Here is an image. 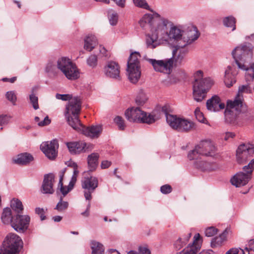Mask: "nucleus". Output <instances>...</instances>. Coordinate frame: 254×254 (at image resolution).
Segmentation results:
<instances>
[{"label":"nucleus","mask_w":254,"mask_h":254,"mask_svg":"<svg viewBox=\"0 0 254 254\" xmlns=\"http://www.w3.org/2000/svg\"><path fill=\"white\" fill-rule=\"evenodd\" d=\"M81 102L77 96H74L66 106L65 117L70 126L73 129L80 127V122L78 115L80 112Z\"/></svg>","instance_id":"39448f33"},{"label":"nucleus","mask_w":254,"mask_h":254,"mask_svg":"<svg viewBox=\"0 0 254 254\" xmlns=\"http://www.w3.org/2000/svg\"><path fill=\"white\" fill-rule=\"evenodd\" d=\"M35 212L36 214L40 215L41 220H44L45 218V210L42 208L37 207L35 208Z\"/></svg>","instance_id":"13d9d810"},{"label":"nucleus","mask_w":254,"mask_h":254,"mask_svg":"<svg viewBox=\"0 0 254 254\" xmlns=\"http://www.w3.org/2000/svg\"><path fill=\"white\" fill-rule=\"evenodd\" d=\"M80 127L74 129L77 131H81L85 135L91 138H98L101 134L103 127L101 125L92 126L86 127L80 123Z\"/></svg>","instance_id":"412c9836"},{"label":"nucleus","mask_w":254,"mask_h":254,"mask_svg":"<svg viewBox=\"0 0 254 254\" xmlns=\"http://www.w3.org/2000/svg\"><path fill=\"white\" fill-rule=\"evenodd\" d=\"M145 59L152 65L155 71L168 74L172 71L173 60L171 58L162 60L147 58H145Z\"/></svg>","instance_id":"9b49d317"},{"label":"nucleus","mask_w":254,"mask_h":254,"mask_svg":"<svg viewBox=\"0 0 254 254\" xmlns=\"http://www.w3.org/2000/svg\"><path fill=\"white\" fill-rule=\"evenodd\" d=\"M203 73L201 70H198L194 74L193 96L194 100L198 102L204 99L206 93L214 84L211 77L203 78Z\"/></svg>","instance_id":"20e7f679"},{"label":"nucleus","mask_w":254,"mask_h":254,"mask_svg":"<svg viewBox=\"0 0 254 254\" xmlns=\"http://www.w3.org/2000/svg\"><path fill=\"white\" fill-rule=\"evenodd\" d=\"M54 175L53 174H49L45 175L42 186V191L44 193L52 194L54 192L53 189V182Z\"/></svg>","instance_id":"b1692460"},{"label":"nucleus","mask_w":254,"mask_h":254,"mask_svg":"<svg viewBox=\"0 0 254 254\" xmlns=\"http://www.w3.org/2000/svg\"><path fill=\"white\" fill-rule=\"evenodd\" d=\"M11 118L12 117L8 114L0 115V126L7 125Z\"/></svg>","instance_id":"49530a36"},{"label":"nucleus","mask_w":254,"mask_h":254,"mask_svg":"<svg viewBox=\"0 0 254 254\" xmlns=\"http://www.w3.org/2000/svg\"><path fill=\"white\" fill-rule=\"evenodd\" d=\"M254 47L251 44L240 45L236 47L232 52V55L238 68L246 70L247 81L254 78V68L250 62L253 56Z\"/></svg>","instance_id":"f03ea898"},{"label":"nucleus","mask_w":254,"mask_h":254,"mask_svg":"<svg viewBox=\"0 0 254 254\" xmlns=\"http://www.w3.org/2000/svg\"><path fill=\"white\" fill-rule=\"evenodd\" d=\"M140 56L138 52L132 53L127 61V66H140L139 59Z\"/></svg>","instance_id":"2f4dec72"},{"label":"nucleus","mask_w":254,"mask_h":254,"mask_svg":"<svg viewBox=\"0 0 254 254\" xmlns=\"http://www.w3.org/2000/svg\"><path fill=\"white\" fill-rule=\"evenodd\" d=\"M170 23L158 14H145L139 21L141 27L146 28L148 26L149 29V33L145 38L147 47L153 49L161 45H170L174 48L173 55L176 63L181 64L188 52L185 48L184 32L174 25L169 30Z\"/></svg>","instance_id":"f257e3e1"},{"label":"nucleus","mask_w":254,"mask_h":254,"mask_svg":"<svg viewBox=\"0 0 254 254\" xmlns=\"http://www.w3.org/2000/svg\"><path fill=\"white\" fill-rule=\"evenodd\" d=\"M239 252V251L238 249L234 248H232L228 251L226 254H238Z\"/></svg>","instance_id":"e2e57ef3"},{"label":"nucleus","mask_w":254,"mask_h":254,"mask_svg":"<svg viewBox=\"0 0 254 254\" xmlns=\"http://www.w3.org/2000/svg\"><path fill=\"white\" fill-rule=\"evenodd\" d=\"M58 148L59 143L56 139L44 142L40 145V148L42 152L50 160H54L56 158L58 155Z\"/></svg>","instance_id":"dca6fc26"},{"label":"nucleus","mask_w":254,"mask_h":254,"mask_svg":"<svg viewBox=\"0 0 254 254\" xmlns=\"http://www.w3.org/2000/svg\"><path fill=\"white\" fill-rule=\"evenodd\" d=\"M134 5L143 9H149V6L145 0H133Z\"/></svg>","instance_id":"c03bdc74"},{"label":"nucleus","mask_w":254,"mask_h":254,"mask_svg":"<svg viewBox=\"0 0 254 254\" xmlns=\"http://www.w3.org/2000/svg\"><path fill=\"white\" fill-rule=\"evenodd\" d=\"M99 52L100 56L106 59H108L110 57V53L107 51L104 47L100 45L99 46Z\"/></svg>","instance_id":"3c124183"},{"label":"nucleus","mask_w":254,"mask_h":254,"mask_svg":"<svg viewBox=\"0 0 254 254\" xmlns=\"http://www.w3.org/2000/svg\"><path fill=\"white\" fill-rule=\"evenodd\" d=\"M245 173L239 172L236 174L231 179L232 184L236 187H241L246 185L251 179L253 170L247 165L243 167Z\"/></svg>","instance_id":"4468645a"},{"label":"nucleus","mask_w":254,"mask_h":254,"mask_svg":"<svg viewBox=\"0 0 254 254\" xmlns=\"http://www.w3.org/2000/svg\"><path fill=\"white\" fill-rule=\"evenodd\" d=\"M191 235L190 232H187L182 235L175 241L174 244L175 248L177 250H181L189 242Z\"/></svg>","instance_id":"bb28decb"},{"label":"nucleus","mask_w":254,"mask_h":254,"mask_svg":"<svg viewBox=\"0 0 254 254\" xmlns=\"http://www.w3.org/2000/svg\"><path fill=\"white\" fill-rule=\"evenodd\" d=\"M6 98L13 105L15 104L17 100L16 95L14 91H7L5 94Z\"/></svg>","instance_id":"37998d69"},{"label":"nucleus","mask_w":254,"mask_h":254,"mask_svg":"<svg viewBox=\"0 0 254 254\" xmlns=\"http://www.w3.org/2000/svg\"><path fill=\"white\" fill-rule=\"evenodd\" d=\"M115 124L118 126L119 130H123L126 128V125L125 121L123 118L121 116H116L114 119Z\"/></svg>","instance_id":"58836bf2"},{"label":"nucleus","mask_w":254,"mask_h":254,"mask_svg":"<svg viewBox=\"0 0 254 254\" xmlns=\"http://www.w3.org/2000/svg\"><path fill=\"white\" fill-rule=\"evenodd\" d=\"M199 254H213V252L212 251H203Z\"/></svg>","instance_id":"774afa93"},{"label":"nucleus","mask_w":254,"mask_h":254,"mask_svg":"<svg viewBox=\"0 0 254 254\" xmlns=\"http://www.w3.org/2000/svg\"><path fill=\"white\" fill-rule=\"evenodd\" d=\"M254 154V146L250 143L242 144L236 151V160L238 163L242 164L249 159Z\"/></svg>","instance_id":"f8f14e48"},{"label":"nucleus","mask_w":254,"mask_h":254,"mask_svg":"<svg viewBox=\"0 0 254 254\" xmlns=\"http://www.w3.org/2000/svg\"><path fill=\"white\" fill-rule=\"evenodd\" d=\"M229 231L227 230H225L224 232L221 234L219 237L221 238V240H222L223 242L226 240L227 236L228 234Z\"/></svg>","instance_id":"680f3d73"},{"label":"nucleus","mask_w":254,"mask_h":254,"mask_svg":"<svg viewBox=\"0 0 254 254\" xmlns=\"http://www.w3.org/2000/svg\"><path fill=\"white\" fill-rule=\"evenodd\" d=\"M66 144L69 152L72 154L89 152L93 148L92 144L83 141L69 142H67Z\"/></svg>","instance_id":"f3484780"},{"label":"nucleus","mask_w":254,"mask_h":254,"mask_svg":"<svg viewBox=\"0 0 254 254\" xmlns=\"http://www.w3.org/2000/svg\"><path fill=\"white\" fill-rule=\"evenodd\" d=\"M33 160V156L28 153H21L13 159V162L19 165H27Z\"/></svg>","instance_id":"cd10ccee"},{"label":"nucleus","mask_w":254,"mask_h":254,"mask_svg":"<svg viewBox=\"0 0 254 254\" xmlns=\"http://www.w3.org/2000/svg\"><path fill=\"white\" fill-rule=\"evenodd\" d=\"M160 190L164 194L169 193L171 192L172 188L169 185H165L161 187Z\"/></svg>","instance_id":"6e6d98bb"},{"label":"nucleus","mask_w":254,"mask_h":254,"mask_svg":"<svg viewBox=\"0 0 254 254\" xmlns=\"http://www.w3.org/2000/svg\"><path fill=\"white\" fill-rule=\"evenodd\" d=\"M111 162L108 160L102 161L101 164V167L103 169H107L111 165Z\"/></svg>","instance_id":"bf43d9fd"},{"label":"nucleus","mask_w":254,"mask_h":254,"mask_svg":"<svg viewBox=\"0 0 254 254\" xmlns=\"http://www.w3.org/2000/svg\"><path fill=\"white\" fill-rule=\"evenodd\" d=\"M56 97L57 99L62 100L63 101H69L71 98H73L70 94H57Z\"/></svg>","instance_id":"864d4df0"},{"label":"nucleus","mask_w":254,"mask_h":254,"mask_svg":"<svg viewBox=\"0 0 254 254\" xmlns=\"http://www.w3.org/2000/svg\"><path fill=\"white\" fill-rule=\"evenodd\" d=\"M196 149L199 151L201 155L212 156L216 152V147L214 143L209 140H204L200 141L196 145Z\"/></svg>","instance_id":"aec40b11"},{"label":"nucleus","mask_w":254,"mask_h":254,"mask_svg":"<svg viewBox=\"0 0 254 254\" xmlns=\"http://www.w3.org/2000/svg\"><path fill=\"white\" fill-rule=\"evenodd\" d=\"M98 180L97 178L93 176L84 177L81 181V186L84 190V195L85 199L90 200L92 198L91 193L97 188Z\"/></svg>","instance_id":"ddd939ff"},{"label":"nucleus","mask_w":254,"mask_h":254,"mask_svg":"<svg viewBox=\"0 0 254 254\" xmlns=\"http://www.w3.org/2000/svg\"><path fill=\"white\" fill-rule=\"evenodd\" d=\"M56 68V65L52 63L49 62L46 67V71L47 72H53Z\"/></svg>","instance_id":"4d7b16f0"},{"label":"nucleus","mask_w":254,"mask_h":254,"mask_svg":"<svg viewBox=\"0 0 254 254\" xmlns=\"http://www.w3.org/2000/svg\"><path fill=\"white\" fill-rule=\"evenodd\" d=\"M57 67L70 80H74L79 76V72L75 64L66 57H62L57 61Z\"/></svg>","instance_id":"1a4fd4ad"},{"label":"nucleus","mask_w":254,"mask_h":254,"mask_svg":"<svg viewBox=\"0 0 254 254\" xmlns=\"http://www.w3.org/2000/svg\"><path fill=\"white\" fill-rule=\"evenodd\" d=\"M13 218L11 210L9 208H4L1 216L2 222L5 225L10 224L12 226Z\"/></svg>","instance_id":"7c9ffc66"},{"label":"nucleus","mask_w":254,"mask_h":254,"mask_svg":"<svg viewBox=\"0 0 254 254\" xmlns=\"http://www.w3.org/2000/svg\"><path fill=\"white\" fill-rule=\"evenodd\" d=\"M127 254H150V251L145 247H140L139 248L138 252L134 251H130L127 253Z\"/></svg>","instance_id":"09e8293b"},{"label":"nucleus","mask_w":254,"mask_h":254,"mask_svg":"<svg viewBox=\"0 0 254 254\" xmlns=\"http://www.w3.org/2000/svg\"><path fill=\"white\" fill-rule=\"evenodd\" d=\"M166 122L171 128L179 132H188L195 128V124L192 121L176 115H167Z\"/></svg>","instance_id":"0eeeda50"},{"label":"nucleus","mask_w":254,"mask_h":254,"mask_svg":"<svg viewBox=\"0 0 254 254\" xmlns=\"http://www.w3.org/2000/svg\"><path fill=\"white\" fill-rule=\"evenodd\" d=\"M98 45V40L94 35H89L84 40V48L90 52Z\"/></svg>","instance_id":"c756f323"},{"label":"nucleus","mask_w":254,"mask_h":254,"mask_svg":"<svg viewBox=\"0 0 254 254\" xmlns=\"http://www.w3.org/2000/svg\"><path fill=\"white\" fill-rule=\"evenodd\" d=\"M202 240L199 233L194 235L193 242L190 243L183 250L175 254H196L200 250Z\"/></svg>","instance_id":"a211bd4d"},{"label":"nucleus","mask_w":254,"mask_h":254,"mask_svg":"<svg viewBox=\"0 0 254 254\" xmlns=\"http://www.w3.org/2000/svg\"><path fill=\"white\" fill-rule=\"evenodd\" d=\"M60 192L62 193L61 191ZM62 195L60 197V200L57 203V205L55 209L58 210L59 212H62L65 211L68 206V203L67 201H64L63 197L65 196H64L63 193H62Z\"/></svg>","instance_id":"473e14b6"},{"label":"nucleus","mask_w":254,"mask_h":254,"mask_svg":"<svg viewBox=\"0 0 254 254\" xmlns=\"http://www.w3.org/2000/svg\"><path fill=\"white\" fill-rule=\"evenodd\" d=\"M87 64L92 67H95L97 64V57L96 55H92L87 59Z\"/></svg>","instance_id":"a18cd8bd"},{"label":"nucleus","mask_w":254,"mask_h":254,"mask_svg":"<svg viewBox=\"0 0 254 254\" xmlns=\"http://www.w3.org/2000/svg\"><path fill=\"white\" fill-rule=\"evenodd\" d=\"M127 71L129 81L132 83H137L141 76L140 66H127Z\"/></svg>","instance_id":"a878e982"},{"label":"nucleus","mask_w":254,"mask_h":254,"mask_svg":"<svg viewBox=\"0 0 254 254\" xmlns=\"http://www.w3.org/2000/svg\"><path fill=\"white\" fill-rule=\"evenodd\" d=\"M245 79H246V76ZM253 79L251 81H247V79H246L247 84L241 85L239 87L238 93L235 99L233 101L231 100L227 101V107L225 111V115L226 117L228 116L231 114V112H233L234 111L238 113H245L247 111V106L244 103L243 94H248L252 92L250 84Z\"/></svg>","instance_id":"7ed1b4c3"},{"label":"nucleus","mask_w":254,"mask_h":254,"mask_svg":"<svg viewBox=\"0 0 254 254\" xmlns=\"http://www.w3.org/2000/svg\"><path fill=\"white\" fill-rule=\"evenodd\" d=\"M221 238H220L219 236L216 237L214 238H213L212 240L211 243V247L214 248L221 246L224 242L222 240H221Z\"/></svg>","instance_id":"603ef678"},{"label":"nucleus","mask_w":254,"mask_h":254,"mask_svg":"<svg viewBox=\"0 0 254 254\" xmlns=\"http://www.w3.org/2000/svg\"><path fill=\"white\" fill-rule=\"evenodd\" d=\"M235 19L232 16H228L224 18V25L227 27H232V31L236 29Z\"/></svg>","instance_id":"4c0bfd02"},{"label":"nucleus","mask_w":254,"mask_h":254,"mask_svg":"<svg viewBox=\"0 0 254 254\" xmlns=\"http://www.w3.org/2000/svg\"><path fill=\"white\" fill-rule=\"evenodd\" d=\"M237 73L234 65L231 64L227 66L224 77V82L227 87L230 88L236 83V76Z\"/></svg>","instance_id":"4be33fe9"},{"label":"nucleus","mask_w":254,"mask_h":254,"mask_svg":"<svg viewBox=\"0 0 254 254\" xmlns=\"http://www.w3.org/2000/svg\"><path fill=\"white\" fill-rule=\"evenodd\" d=\"M42 119L43 120L38 123L39 126L43 127L50 124L51 120L49 119L48 116H47L44 118H42Z\"/></svg>","instance_id":"5fc2aeb1"},{"label":"nucleus","mask_w":254,"mask_h":254,"mask_svg":"<svg viewBox=\"0 0 254 254\" xmlns=\"http://www.w3.org/2000/svg\"><path fill=\"white\" fill-rule=\"evenodd\" d=\"M67 165L68 167H71L73 169V175L67 187H64L63 183V178L66 169H63L59 173V182L58 188L60 189V190L62 192L64 196H65L73 189L77 181V177L79 173V171L77 169L78 166L76 163L74 162L70 161L69 162Z\"/></svg>","instance_id":"9d476101"},{"label":"nucleus","mask_w":254,"mask_h":254,"mask_svg":"<svg viewBox=\"0 0 254 254\" xmlns=\"http://www.w3.org/2000/svg\"><path fill=\"white\" fill-rule=\"evenodd\" d=\"M194 114L196 119L201 123H205V119L203 117V114L200 112L199 108H196L194 111Z\"/></svg>","instance_id":"8fccbe9b"},{"label":"nucleus","mask_w":254,"mask_h":254,"mask_svg":"<svg viewBox=\"0 0 254 254\" xmlns=\"http://www.w3.org/2000/svg\"><path fill=\"white\" fill-rule=\"evenodd\" d=\"M206 107L207 110L211 112H218L224 109L225 105L224 103L221 102L219 96L214 95L207 101Z\"/></svg>","instance_id":"5701e85b"},{"label":"nucleus","mask_w":254,"mask_h":254,"mask_svg":"<svg viewBox=\"0 0 254 254\" xmlns=\"http://www.w3.org/2000/svg\"><path fill=\"white\" fill-rule=\"evenodd\" d=\"M92 254H103L104 249L103 246L97 242H92L91 243Z\"/></svg>","instance_id":"72a5a7b5"},{"label":"nucleus","mask_w":254,"mask_h":254,"mask_svg":"<svg viewBox=\"0 0 254 254\" xmlns=\"http://www.w3.org/2000/svg\"><path fill=\"white\" fill-rule=\"evenodd\" d=\"M11 206L12 209L18 213L22 212L23 210L22 203L18 199H13L11 201Z\"/></svg>","instance_id":"c9c22d12"},{"label":"nucleus","mask_w":254,"mask_h":254,"mask_svg":"<svg viewBox=\"0 0 254 254\" xmlns=\"http://www.w3.org/2000/svg\"><path fill=\"white\" fill-rule=\"evenodd\" d=\"M103 71L107 77L116 79L120 78V66L115 62H108L104 67Z\"/></svg>","instance_id":"6ab92c4d"},{"label":"nucleus","mask_w":254,"mask_h":254,"mask_svg":"<svg viewBox=\"0 0 254 254\" xmlns=\"http://www.w3.org/2000/svg\"><path fill=\"white\" fill-rule=\"evenodd\" d=\"M148 100V97L142 91H140L135 99V103L138 106H143Z\"/></svg>","instance_id":"f704fd0d"},{"label":"nucleus","mask_w":254,"mask_h":254,"mask_svg":"<svg viewBox=\"0 0 254 254\" xmlns=\"http://www.w3.org/2000/svg\"><path fill=\"white\" fill-rule=\"evenodd\" d=\"M218 232V230L214 227H209L205 230V234L206 237H212Z\"/></svg>","instance_id":"de8ad7c7"},{"label":"nucleus","mask_w":254,"mask_h":254,"mask_svg":"<svg viewBox=\"0 0 254 254\" xmlns=\"http://www.w3.org/2000/svg\"><path fill=\"white\" fill-rule=\"evenodd\" d=\"M23 247L21 238L15 233L8 234L2 242L0 254H18Z\"/></svg>","instance_id":"423d86ee"},{"label":"nucleus","mask_w":254,"mask_h":254,"mask_svg":"<svg viewBox=\"0 0 254 254\" xmlns=\"http://www.w3.org/2000/svg\"><path fill=\"white\" fill-rule=\"evenodd\" d=\"M16 77H13L11 78H2V80L4 82L8 81L11 83H13L16 80Z\"/></svg>","instance_id":"0e129e2a"},{"label":"nucleus","mask_w":254,"mask_h":254,"mask_svg":"<svg viewBox=\"0 0 254 254\" xmlns=\"http://www.w3.org/2000/svg\"><path fill=\"white\" fill-rule=\"evenodd\" d=\"M29 99L33 108L35 110L38 109L39 108L38 104V98L34 94L33 91H32V92L30 94Z\"/></svg>","instance_id":"79ce46f5"},{"label":"nucleus","mask_w":254,"mask_h":254,"mask_svg":"<svg viewBox=\"0 0 254 254\" xmlns=\"http://www.w3.org/2000/svg\"><path fill=\"white\" fill-rule=\"evenodd\" d=\"M99 155L97 153H92L89 155L87 158L88 167L90 171L96 170L98 165Z\"/></svg>","instance_id":"c85d7f7f"},{"label":"nucleus","mask_w":254,"mask_h":254,"mask_svg":"<svg viewBox=\"0 0 254 254\" xmlns=\"http://www.w3.org/2000/svg\"><path fill=\"white\" fill-rule=\"evenodd\" d=\"M199 33L196 27H190L185 33H184V38L185 39V48L191 44L195 40H197L199 36Z\"/></svg>","instance_id":"393cba45"},{"label":"nucleus","mask_w":254,"mask_h":254,"mask_svg":"<svg viewBox=\"0 0 254 254\" xmlns=\"http://www.w3.org/2000/svg\"><path fill=\"white\" fill-rule=\"evenodd\" d=\"M53 219L55 222H60L62 219V217L61 216H55L53 217Z\"/></svg>","instance_id":"338daca9"},{"label":"nucleus","mask_w":254,"mask_h":254,"mask_svg":"<svg viewBox=\"0 0 254 254\" xmlns=\"http://www.w3.org/2000/svg\"><path fill=\"white\" fill-rule=\"evenodd\" d=\"M119 6L124 7L125 6L126 0H112Z\"/></svg>","instance_id":"052dcab7"},{"label":"nucleus","mask_w":254,"mask_h":254,"mask_svg":"<svg viewBox=\"0 0 254 254\" xmlns=\"http://www.w3.org/2000/svg\"><path fill=\"white\" fill-rule=\"evenodd\" d=\"M90 205V203H89L86 210L84 212H83L81 213V214L83 216H85V217H87L89 216Z\"/></svg>","instance_id":"69168bd1"},{"label":"nucleus","mask_w":254,"mask_h":254,"mask_svg":"<svg viewBox=\"0 0 254 254\" xmlns=\"http://www.w3.org/2000/svg\"><path fill=\"white\" fill-rule=\"evenodd\" d=\"M30 222L29 215L17 214L14 216L11 227L18 233H24L28 230Z\"/></svg>","instance_id":"2eb2a0df"},{"label":"nucleus","mask_w":254,"mask_h":254,"mask_svg":"<svg viewBox=\"0 0 254 254\" xmlns=\"http://www.w3.org/2000/svg\"><path fill=\"white\" fill-rule=\"evenodd\" d=\"M200 155H201L199 153V151L198 149H196V146H195L193 150L189 152L188 157L190 160H198Z\"/></svg>","instance_id":"a19ab883"},{"label":"nucleus","mask_w":254,"mask_h":254,"mask_svg":"<svg viewBox=\"0 0 254 254\" xmlns=\"http://www.w3.org/2000/svg\"><path fill=\"white\" fill-rule=\"evenodd\" d=\"M125 116L130 122L151 124L154 123L157 119L151 114H148L138 107L128 109L125 112Z\"/></svg>","instance_id":"6e6552de"},{"label":"nucleus","mask_w":254,"mask_h":254,"mask_svg":"<svg viewBox=\"0 0 254 254\" xmlns=\"http://www.w3.org/2000/svg\"><path fill=\"white\" fill-rule=\"evenodd\" d=\"M194 165L196 168H199L203 171L210 170L211 169L210 167V164L203 161L197 160L195 162Z\"/></svg>","instance_id":"ea45409f"},{"label":"nucleus","mask_w":254,"mask_h":254,"mask_svg":"<svg viewBox=\"0 0 254 254\" xmlns=\"http://www.w3.org/2000/svg\"><path fill=\"white\" fill-rule=\"evenodd\" d=\"M108 16L110 24L114 26L117 24L118 21V14L113 10H110L108 12Z\"/></svg>","instance_id":"e433bc0d"}]
</instances>
